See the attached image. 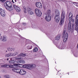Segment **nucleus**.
<instances>
[{
	"label": "nucleus",
	"instance_id": "ddd939ff",
	"mask_svg": "<svg viewBox=\"0 0 78 78\" xmlns=\"http://www.w3.org/2000/svg\"><path fill=\"white\" fill-rule=\"evenodd\" d=\"M72 27V23H71L69 22L68 24V31L69 33L71 31V27Z\"/></svg>",
	"mask_w": 78,
	"mask_h": 78
},
{
	"label": "nucleus",
	"instance_id": "e433bc0d",
	"mask_svg": "<svg viewBox=\"0 0 78 78\" xmlns=\"http://www.w3.org/2000/svg\"><path fill=\"white\" fill-rule=\"evenodd\" d=\"M14 65L15 66H20V64H14Z\"/></svg>",
	"mask_w": 78,
	"mask_h": 78
},
{
	"label": "nucleus",
	"instance_id": "7c9ffc66",
	"mask_svg": "<svg viewBox=\"0 0 78 78\" xmlns=\"http://www.w3.org/2000/svg\"><path fill=\"white\" fill-rule=\"evenodd\" d=\"M4 77L5 78H10V76L9 75H5L4 76Z\"/></svg>",
	"mask_w": 78,
	"mask_h": 78
},
{
	"label": "nucleus",
	"instance_id": "20e7f679",
	"mask_svg": "<svg viewBox=\"0 0 78 78\" xmlns=\"http://www.w3.org/2000/svg\"><path fill=\"white\" fill-rule=\"evenodd\" d=\"M66 30H64L63 33V36L64 37L63 41L64 42H66L68 39V33H66Z\"/></svg>",
	"mask_w": 78,
	"mask_h": 78
},
{
	"label": "nucleus",
	"instance_id": "a19ab883",
	"mask_svg": "<svg viewBox=\"0 0 78 78\" xmlns=\"http://www.w3.org/2000/svg\"><path fill=\"white\" fill-rule=\"evenodd\" d=\"M36 26H35V25H34L32 26V27L33 28H36Z\"/></svg>",
	"mask_w": 78,
	"mask_h": 78
},
{
	"label": "nucleus",
	"instance_id": "dca6fc26",
	"mask_svg": "<svg viewBox=\"0 0 78 78\" xmlns=\"http://www.w3.org/2000/svg\"><path fill=\"white\" fill-rule=\"evenodd\" d=\"M31 10H32V9L30 8H29L28 9V13L30 15H32L33 14V12L31 11Z\"/></svg>",
	"mask_w": 78,
	"mask_h": 78
},
{
	"label": "nucleus",
	"instance_id": "393cba45",
	"mask_svg": "<svg viewBox=\"0 0 78 78\" xmlns=\"http://www.w3.org/2000/svg\"><path fill=\"white\" fill-rule=\"evenodd\" d=\"M38 51V49L37 47H36L34 49V52H36V51Z\"/></svg>",
	"mask_w": 78,
	"mask_h": 78
},
{
	"label": "nucleus",
	"instance_id": "c03bdc74",
	"mask_svg": "<svg viewBox=\"0 0 78 78\" xmlns=\"http://www.w3.org/2000/svg\"><path fill=\"white\" fill-rule=\"evenodd\" d=\"M12 3H14V2L13 0H12Z\"/></svg>",
	"mask_w": 78,
	"mask_h": 78
},
{
	"label": "nucleus",
	"instance_id": "6ab92c4d",
	"mask_svg": "<svg viewBox=\"0 0 78 78\" xmlns=\"http://www.w3.org/2000/svg\"><path fill=\"white\" fill-rule=\"evenodd\" d=\"M60 39V35H57L55 37V40H56L57 41H58Z\"/></svg>",
	"mask_w": 78,
	"mask_h": 78
},
{
	"label": "nucleus",
	"instance_id": "a878e982",
	"mask_svg": "<svg viewBox=\"0 0 78 78\" xmlns=\"http://www.w3.org/2000/svg\"><path fill=\"white\" fill-rule=\"evenodd\" d=\"M75 23H73L72 24V30H73V29H74V28H75Z\"/></svg>",
	"mask_w": 78,
	"mask_h": 78
},
{
	"label": "nucleus",
	"instance_id": "423d86ee",
	"mask_svg": "<svg viewBox=\"0 0 78 78\" xmlns=\"http://www.w3.org/2000/svg\"><path fill=\"white\" fill-rule=\"evenodd\" d=\"M76 27L75 30L78 31V15H77L76 17L75 21Z\"/></svg>",
	"mask_w": 78,
	"mask_h": 78
},
{
	"label": "nucleus",
	"instance_id": "1a4fd4ad",
	"mask_svg": "<svg viewBox=\"0 0 78 78\" xmlns=\"http://www.w3.org/2000/svg\"><path fill=\"white\" fill-rule=\"evenodd\" d=\"M7 39H6V37L4 36L3 38L2 36V34H0V41H6Z\"/></svg>",
	"mask_w": 78,
	"mask_h": 78
},
{
	"label": "nucleus",
	"instance_id": "c756f323",
	"mask_svg": "<svg viewBox=\"0 0 78 78\" xmlns=\"http://www.w3.org/2000/svg\"><path fill=\"white\" fill-rule=\"evenodd\" d=\"M12 56V53H9L6 55V56L7 57H9V56Z\"/></svg>",
	"mask_w": 78,
	"mask_h": 78
},
{
	"label": "nucleus",
	"instance_id": "f704fd0d",
	"mask_svg": "<svg viewBox=\"0 0 78 78\" xmlns=\"http://www.w3.org/2000/svg\"><path fill=\"white\" fill-rule=\"evenodd\" d=\"M17 53V52H15L14 53L12 54V56H15L16 55Z\"/></svg>",
	"mask_w": 78,
	"mask_h": 78
},
{
	"label": "nucleus",
	"instance_id": "37998d69",
	"mask_svg": "<svg viewBox=\"0 0 78 78\" xmlns=\"http://www.w3.org/2000/svg\"><path fill=\"white\" fill-rule=\"evenodd\" d=\"M23 25L25 26V25H27V24L26 23H23Z\"/></svg>",
	"mask_w": 78,
	"mask_h": 78
},
{
	"label": "nucleus",
	"instance_id": "6e6552de",
	"mask_svg": "<svg viewBox=\"0 0 78 78\" xmlns=\"http://www.w3.org/2000/svg\"><path fill=\"white\" fill-rule=\"evenodd\" d=\"M45 19L48 22H50L51 19V17L50 15H47L46 16Z\"/></svg>",
	"mask_w": 78,
	"mask_h": 78
},
{
	"label": "nucleus",
	"instance_id": "cd10ccee",
	"mask_svg": "<svg viewBox=\"0 0 78 78\" xmlns=\"http://www.w3.org/2000/svg\"><path fill=\"white\" fill-rule=\"evenodd\" d=\"M17 12H20V9L19 7H17V9H16Z\"/></svg>",
	"mask_w": 78,
	"mask_h": 78
},
{
	"label": "nucleus",
	"instance_id": "5701e85b",
	"mask_svg": "<svg viewBox=\"0 0 78 78\" xmlns=\"http://www.w3.org/2000/svg\"><path fill=\"white\" fill-rule=\"evenodd\" d=\"M51 10H48L47 11V14L48 15H49L50 16V14H51Z\"/></svg>",
	"mask_w": 78,
	"mask_h": 78
},
{
	"label": "nucleus",
	"instance_id": "de8ad7c7",
	"mask_svg": "<svg viewBox=\"0 0 78 78\" xmlns=\"http://www.w3.org/2000/svg\"><path fill=\"white\" fill-rule=\"evenodd\" d=\"M7 60L8 61H9V58H7Z\"/></svg>",
	"mask_w": 78,
	"mask_h": 78
},
{
	"label": "nucleus",
	"instance_id": "aec40b11",
	"mask_svg": "<svg viewBox=\"0 0 78 78\" xmlns=\"http://www.w3.org/2000/svg\"><path fill=\"white\" fill-rule=\"evenodd\" d=\"M22 9H23L24 13H27V9L25 7H23Z\"/></svg>",
	"mask_w": 78,
	"mask_h": 78
},
{
	"label": "nucleus",
	"instance_id": "8fccbe9b",
	"mask_svg": "<svg viewBox=\"0 0 78 78\" xmlns=\"http://www.w3.org/2000/svg\"><path fill=\"white\" fill-rule=\"evenodd\" d=\"M0 78H1V76H0Z\"/></svg>",
	"mask_w": 78,
	"mask_h": 78
},
{
	"label": "nucleus",
	"instance_id": "9d476101",
	"mask_svg": "<svg viewBox=\"0 0 78 78\" xmlns=\"http://www.w3.org/2000/svg\"><path fill=\"white\" fill-rule=\"evenodd\" d=\"M35 5L37 7V8H41L42 7V4L40 2H37L36 3Z\"/></svg>",
	"mask_w": 78,
	"mask_h": 78
},
{
	"label": "nucleus",
	"instance_id": "c9c22d12",
	"mask_svg": "<svg viewBox=\"0 0 78 78\" xmlns=\"http://www.w3.org/2000/svg\"><path fill=\"white\" fill-rule=\"evenodd\" d=\"M13 6L14 7V8H15V9H16L18 7L17 6L15 5H13Z\"/></svg>",
	"mask_w": 78,
	"mask_h": 78
},
{
	"label": "nucleus",
	"instance_id": "4be33fe9",
	"mask_svg": "<svg viewBox=\"0 0 78 78\" xmlns=\"http://www.w3.org/2000/svg\"><path fill=\"white\" fill-rule=\"evenodd\" d=\"M27 48L28 49H29V50H30V49H32V48H33V46L31 45H29L27 47Z\"/></svg>",
	"mask_w": 78,
	"mask_h": 78
},
{
	"label": "nucleus",
	"instance_id": "f257e3e1",
	"mask_svg": "<svg viewBox=\"0 0 78 78\" xmlns=\"http://www.w3.org/2000/svg\"><path fill=\"white\" fill-rule=\"evenodd\" d=\"M7 6L5 7V8L7 10L9 11H12L13 10V8L12 7V4L9 1H7L5 2Z\"/></svg>",
	"mask_w": 78,
	"mask_h": 78
},
{
	"label": "nucleus",
	"instance_id": "72a5a7b5",
	"mask_svg": "<svg viewBox=\"0 0 78 78\" xmlns=\"http://www.w3.org/2000/svg\"><path fill=\"white\" fill-rule=\"evenodd\" d=\"M9 63H14L15 62L14 60H10L9 61Z\"/></svg>",
	"mask_w": 78,
	"mask_h": 78
},
{
	"label": "nucleus",
	"instance_id": "f3484780",
	"mask_svg": "<svg viewBox=\"0 0 78 78\" xmlns=\"http://www.w3.org/2000/svg\"><path fill=\"white\" fill-rule=\"evenodd\" d=\"M25 73H26V71L23 69H21L20 72V75H25Z\"/></svg>",
	"mask_w": 78,
	"mask_h": 78
},
{
	"label": "nucleus",
	"instance_id": "0eeeda50",
	"mask_svg": "<svg viewBox=\"0 0 78 78\" xmlns=\"http://www.w3.org/2000/svg\"><path fill=\"white\" fill-rule=\"evenodd\" d=\"M0 14L2 16V17H5L6 15V14H5V12L3 9H2V8H0Z\"/></svg>",
	"mask_w": 78,
	"mask_h": 78
},
{
	"label": "nucleus",
	"instance_id": "f8f14e48",
	"mask_svg": "<svg viewBox=\"0 0 78 78\" xmlns=\"http://www.w3.org/2000/svg\"><path fill=\"white\" fill-rule=\"evenodd\" d=\"M64 18H62L60 19V21L59 23V24L61 26H62L64 25Z\"/></svg>",
	"mask_w": 78,
	"mask_h": 78
},
{
	"label": "nucleus",
	"instance_id": "f03ea898",
	"mask_svg": "<svg viewBox=\"0 0 78 78\" xmlns=\"http://www.w3.org/2000/svg\"><path fill=\"white\" fill-rule=\"evenodd\" d=\"M36 67L35 64H26L23 66V67L24 68H26L28 69L31 70V68H34Z\"/></svg>",
	"mask_w": 78,
	"mask_h": 78
},
{
	"label": "nucleus",
	"instance_id": "09e8293b",
	"mask_svg": "<svg viewBox=\"0 0 78 78\" xmlns=\"http://www.w3.org/2000/svg\"><path fill=\"white\" fill-rule=\"evenodd\" d=\"M15 2H17V1H16V0H15Z\"/></svg>",
	"mask_w": 78,
	"mask_h": 78
},
{
	"label": "nucleus",
	"instance_id": "412c9836",
	"mask_svg": "<svg viewBox=\"0 0 78 78\" xmlns=\"http://www.w3.org/2000/svg\"><path fill=\"white\" fill-rule=\"evenodd\" d=\"M13 68V65H12L7 64V68Z\"/></svg>",
	"mask_w": 78,
	"mask_h": 78
},
{
	"label": "nucleus",
	"instance_id": "58836bf2",
	"mask_svg": "<svg viewBox=\"0 0 78 78\" xmlns=\"http://www.w3.org/2000/svg\"><path fill=\"white\" fill-rule=\"evenodd\" d=\"M16 63H18V64H20V63H21L20 60V61H17Z\"/></svg>",
	"mask_w": 78,
	"mask_h": 78
},
{
	"label": "nucleus",
	"instance_id": "39448f33",
	"mask_svg": "<svg viewBox=\"0 0 78 78\" xmlns=\"http://www.w3.org/2000/svg\"><path fill=\"white\" fill-rule=\"evenodd\" d=\"M35 11L37 16L41 17L42 15V13L40 10L38 9H36L35 10Z\"/></svg>",
	"mask_w": 78,
	"mask_h": 78
},
{
	"label": "nucleus",
	"instance_id": "7ed1b4c3",
	"mask_svg": "<svg viewBox=\"0 0 78 78\" xmlns=\"http://www.w3.org/2000/svg\"><path fill=\"white\" fill-rule=\"evenodd\" d=\"M22 57H24L25 59H27V56L26 55V54L21 53L16 58V59H21L22 58Z\"/></svg>",
	"mask_w": 78,
	"mask_h": 78
},
{
	"label": "nucleus",
	"instance_id": "49530a36",
	"mask_svg": "<svg viewBox=\"0 0 78 78\" xmlns=\"http://www.w3.org/2000/svg\"><path fill=\"white\" fill-rule=\"evenodd\" d=\"M76 6H77V7H78V5H76Z\"/></svg>",
	"mask_w": 78,
	"mask_h": 78
},
{
	"label": "nucleus",
	"instance_id": "79ce46f5",
	"mask_svg": "<svg viewBox=\"0 0 78 78\" xmlns=\"http://www.w3.org/2000/svg\"><path fill=\"white\" fill-rule=\"evenodd\" d=\"M72 21V22L73 23V22H75V20L73 19H72V20H71V21Z\"/></svg>",
	"mask_w": 78,
	"mask_h": 78
},
{
	"label": "nucleus",
	"instance_id": "2f4dec72",
	"mask_svg": "<svg viewBox=\"0 0 78 78\" xmlns=\"http://www.w3.org/2000/svg\"><path fill=\"white\" fill-rule=\"evenodd\" d=\"M8 50L9 51H12V50H13V48H8Z\"/></svg>",
	"mask_w": 78,
	"mask_h": 78
},
{
	"label": "nucleus",
	"instance_id": "bb28decb",
	"mask_svg": "<svg viewBox=\"0 0 78 78\" xmlns=\"http://www.w3.org/2000/svg\"><path fill=\"white\" fill-rule=\"evenodd\" d=\"M7 66H8V64H5V65H1V67H6L7 68Z\"/></svg>",
	"mask_w": 78,
	"mask_h": 78
},
{
	"label": "nucleus",
	"instance_id": "9b49d317",
	"mask_svg": "<svg viewBox=\"0 0 78 78\" xmlns=\"http://www.w3.org/2000/svg\"><path fill=\"white\" fill-rule=\"evenodd\" d=\"M21 70V69H20L17 68H13L12 69V70L13 72H16V73H20V71Z\"/></svg>",
	"mask_w": 78,
	"mask_h": 78
},
{
	"label": "nucleus",
	"instance_id": "4c0bfd02",
	"mask_svg": "<svg viewBox=\"0 0 78 78\" xmlns=\"http://www.w3.org/2000/svg\"><path fill=\"white\" fill-rule=\"evenodd\" d=\"M59 48L60 49H63V48H62V46H61V45H60L59 46Z\"/></svg>",
	"mask_w": 78,
	"mask_h": 78
},
{
	"label": "nucleus",
	"instance_id": "3c124183",
	"mask_svg": "<svg viewBox=\"0 0 78 78\" xmlns=\"http://www.w3.org/2000/svg\"><path fill=\"white\" fill-rule=\"evenodd\" d=\"M77 3V4H78V3Z\"/></svg>",
	"mask_w": 78,
	"mask_h": 78
},
{
	"label": "nucleus",
	"instance_id": "473e14b6",
	"mask_svg": "<svg viewBox=\"0 0 78 78\" xmlns=\"http://www.w3.org/2000/svg\"><path fill=\"white\" fill-rule=\"evenodd\" d=\"M21 63H22V64H25V61L23 60H20Z\"/></svg>",
	"mask_w": 78,
	"mask_h": 78
},
{
	"label": "nucleus",
	"instance_id": "2eb2a0df",
	"mask_svg": "<svg viewBox=\"0 0 78 78\" xmlns=\"http://www.w3.org/2000/svg\"><path fill=\"white\" fill-rule=\"evenodd\" d=\"M73 16V14L72 13H70L69 15V21L70 22H72V16Z\"/></svg>",
	"mask_w": 78,
	"mask_h": 78
},
{
	"label": "nucleus",
	"instance_id": "4468645a",
	"mask_svg": "<svg viewBox=\"0 0 78 78\" xmlns=\"http://www.w3.org/2000/svg\"><path fill=\"white\" fill-rule=\"evenodd\" d=\"M66 16V14H65V12L64 11L62 10V15L61 16V18L62 19H65V16Z\"/></svg>",
	"mask_w": 78,
	"mask_h": 78
},
{
	"label": "nucleus",
	"instance_id": "a18cd8bd",
	"mask_svg": "<svg viewBox=\"0 0 78 78\" xmlns=\"http://www.w3.org/2000/svg\"><path fill=\"white\" fill-rule=\"evenodd\" d=\"M74 3L76 4V3H76V2H74Z\"/></svg>",
	"mask_w": 78,
	"mask_h": 78
},
{
	"label": "nucleus",
	"instance_id": "c85d7f7f",
	"mask_svg": "<svg viewBox=\"0 0 78 78\" xmlns=\"http://www.w3.org/2000/svg\"><path fill=\"white\" fill-rule=\"evenodd\" d=\"M55 21L57 23L59 22L60 20V19H58V18H57L56 19V18H55Z\"/></svg>",
	"mask_w": 78,
	"mask_h": 78
},
{
	"label": "nucleus",
	"instance_id": "a211bd4d",
	"mask_svg": "<svg viewBox=\"0 0 78 78\" xmlns=\"http://www.w3.org/2000/svg\"><path fill=\"white\" fill-rule=\"evenodd\" d=\"M55 16H60V13H59V11L58 10H56L55 12Z\"/></svg>",
	"mask_w": 78,
	"mask_h": 78
},
{
	"label": "nucleus",
	"instance_id": "ea45409f",
	"mask_svg": "<svg viewBox=\"0 0 78 78\" xmlns=\"http://www.w3.org/2000/svg\"><path fill=\"white\" fill-rule=\"evenodd\" d=\"M0 1H1V2H5V1H6V0H0Z\"/></svg>",
	"mask_w": 78,
	"mask_h": 78
},
{
	"label": "nucleus",
	"instance_id": "603ef678",
	"mask_svg": "<svg viewBox=\"0 0 78 78\" xmlns=\"http://www.w3.org/2000/svg\"><path fill=\"white\" fill-rule=\"evenodd\" d=\"M41 19H42V18H41Z\"/></svg>",
	"mask_w": 78,
	"mask_h": 78
},
{
	"label": "nucleus",
	"instance_id": "b1692460",
	"mask_svg": "<svg viewBox=\"0 0 78 78\" xmlns=\"http://www.w3.org/2000/svg\"><path fill=\"white\" fill-rule=\"evenodd\" d=\"M55 19H60V16H57V15H55Z\"/></svg>",
	"mask_w": 78,
	"mask_h": 78
}]
</instances>
